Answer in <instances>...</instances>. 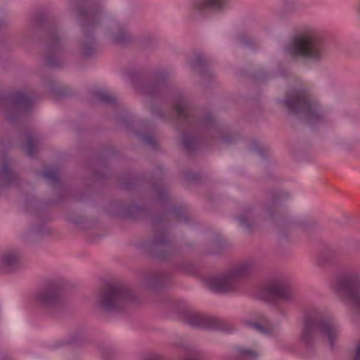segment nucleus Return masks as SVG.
I'll use <instances>...</instances> for the list:
<instances>
[{
  "instance_id": "15",
  "label": "nucleus",
  "mask_w": 360,
  "mask_h": 360,
  "mask_svg": "<svg viewBox=\"0 0 360 360\" xmlns=\"http://www.w3.org/2000/svg\"><path fill=\"white\" fill-rule=\"evenodd\" d=\"M148 249L157 257L165 258L169 255L172 245L169 243L165 231L155 234L154 239L148 245Z\"/></svg>"
},
{
  "instance_id": "7",
  "label": "nucleus",
  "mask_w": 360,
  "mask_h": 360,
  "mask_svg": "<svg viewBox=\"0 0 360 360\" xmlns=\"http://www.w3.org/2000/svg\"><path fill=\"white\" fill-rule=\"evenodd\" d=\"M134 301V293L122 283L108 284L101 290L96 299L98 307L107 312L119 311Z\"/></svg>"
},
{
  "instance_id": "26",
  "label": "nucleus",
  "mask_w": 360,
  "mask_h": 360,
  "mask_svg": "<svg viewBox=\"0 0 360 360\" xmlns=\"http://www.w3.org/2000/svg\"><path fill=\"white\" fill-rule=\"evenodd\" d=\"M95 97L104 104H113L116 101L115 96L105 90H98L94 92Z\"/></svg>"
},
{
  "instance_id": "28",
  "label": "nucleus",
  "mask_w": 360,
  "mask_h": 360,
  "mask_svg": "<svg viewBox=\"0 0 360 360\" xmlns=\"http://www.w3.org/2000/svg\"><path fill=\"white\" fill-rule=\"evenodd\" d=\"M252 219V212L251 209L246 210L241 216L238 217L239 225L248 230H250L252 228V224L250 223V221Z\"/></svg>"
},
{
  "instance_id": "39",
  "label": "nucleus",
  "mask_w": 360,
  "mask_h": 360,
  "mask_svg": "<svg viewBox=\"0 0 360 360\" xmlns=\"http://www.w3.org/2000/svg\"><path fill=\"white\" fill-rule=\"evenodd\" d=\"M253 146L255 147V150H257L258 151V153L262 154V151L259 148H257L258 147H257V144L254 143Z\"/></svg>"
},
{
  "instance_id": "32",
  "label": "nucleus",
  "mask_w": 360,
  "mask_h": 360,
  "mask_svg": "<svg viewBox=\"0 0 360 360\" xmlns=\"http://www.w3.org/2000/svg\"><path fill=\"white\" fill-rule=\"evenodd\" d=\"M205 58L201 56H197L195 58V60L192 62L191 65L193 68H198V67H201L205 64Z\"/></svg>"
},
{
  "instance_id": "19",
  "label": "nucleus",
  "mask_w": 360,
  "mask_h": 360,
  "mask_svg": "<svg viewBox=\"0 0 360 360\" xmlns=\"http://www.w3.org/2000/svg\"><path fill=\"white\" fill-rule=\"evenodd\" d=\"M109 36L111 41L116 44H124L131 38L130 32L123 25L120 23L112 25L109 31Z\"/></svg>"
},
{
  "instance_id": "31",
  "label": "nucleus",
  "mask_w": 360,
  "mask_h": 360,
  "mask_svg": "<svg viewBox=\"0 0 360 360\" xmlns=\"http://www.w3.org/2000/svg\"><path fill=\"white\" fill-rule=\"evenodd\" d=\"M170 212L178 219H183L185 221L187 220L184 211L180 207H173L171 209Z\"/></svg>"
},
{
  "instance_id": "37",
  "label": "nucleus",
  "mask_w": 360,
  "mask_h": 360,
  "mask_svg": "<svg viewBox=\"0 0 360 360\" xmlns=\"http://www.w3.org/2000/svg\"><path fill=\"white\" fill-rule=\"evenodd\" d=\"M146 360H164L162 357L158 355H152L146 359Z\"/></svg>"
},
{
  "instance_id": "38",
  "label": "nucleus",
  "mask_w": 360,
  "mask_h": 360,
  "mask_svg": "<svg viewBox=\"0 0 360 360\" xmlns=\"http://www.w3.org/2000/svg\"><path fill=\"white\" fill-rule=\"evenodd\" d=\"M43 20H43V18H42L41 15H39L37 16V23L41 24V23H42V22H43Z\"/></svg>"
},
{
  "instance_id": "22",
  "label": "nucleus",
  "mask_w": 360,
  "mask_h": 360,
  "mask_svg": "<svg viewBox=\"0 0 360 360\" xmlns=\"http://www.w3.org/2000/svg\"><path fill=\"white\" fill-rule=\"evenodd\" d=\"M258 356L257 351L243 347H237L233 351V360H255Z\"/></svg>"
},
{
  "instance_id": "35",
  "label": "nucleus",
  "mask_w": 360,
  "mask_h": 360,
  "mask_svg": "<svg viewBox=\"0 0 360 360\" xmlns=\"http://www.w3.org/2000/svg\"><path fill=\"white\" fill-rule=\"evenodd\" d=\"M288 193H286V192H281L279 193V196H276L274 198V202L276 203V202H278L279 200L288 198Z\"/></svg>"
},
{
  "instance_id": "1",
  "label": "nucleus",
  "mask_w": 360,
  "mask_h": 360,
  "mask_svg": "<svg viewBox=\"0 0 360 360\" xmlns=\"http://www.w3.org/2000/svg\"><path fill=\"white\" fill-rule=\"evenodd\" d=\"M173 112L178 117L182 131L181 144L188 152L197 150L200 145L196 135H210L220 139L225 143L233 142V136L225 135L222 127L216 122L210 112L197 115L191 108L185 92L172 90L169 92Z\"/></svg>"
},
{
  "instance_id": "36",
  "label": "nucleus",
  "mask_w": 360,
  "mask_h": 360,
  "mask_svg": "<svg viewBox=\"0 0 360 360\" xmlns=\"http://www.w3.org/2000/svg\"><path fill=\"white\" fill-rule=\"evenodd\" d=\"M354 360H360V340L356 345Z\"/></svg>"
},
{
  "instance_id": "13",
  "label": "nucleus",
  "mask_w": 360,
  "mask_h": 360,
  "mask_svg": "<svg viewBox=\"0 0 360 360\" xmlns=\"http://www.w3.org/2000/svg\"><path fill=\"white\" fill-rule=\"evenodd\" d=\"M184 320L187 324L195 328L214 330L219 327V322L217 319L198 312H186Z\"/></svg>"
},
{
  "instance_id": "8",
  "label": "nucleus",
  "mask_w": 360,
  "mask_h": 360,
  "mask_svg": "<svg viewBox=\"0 0 360 360\" xmlns=\"http://www.w3.org/2000/svg\"><path fill=\"white\" fill-rule=\"evenodd\" d=\"M331 288L342 299L349 302L360 311V275L346 272L336 276L331 283Z\"/></svg>"
},
{
  "instance_id": "25",
  "label": "nucleus",
  "mask_w": 360,
  "mask_h": 360,
  "mask_svg": "<svg viewBox=\"0 0 360 360\" xmlns=\"http://www.w3.org/2000/svg\"><path fill=\"white\" fill-rule=\"evenodd\" d=\"M38 141V136L35 134L28 133L26 135V153L30 157H34L37 154V149L34 145V142Z\"/></svg>"
},
{
  "instance_id": "18",
  "label": "nucleus",
  "mask_w": 360,
  "mask_h": 360,
  "mask_svg": "<svg viewBox=\"0 0 360 360\" xmlns=\"http://www.w3.org/2000/svg\"><path fill=\"white\" fill-rule=\"evenodd\" d=\"M230 0H194L193 8L199 11L210 9L221 11L229 6Z\"/></svg>"
},
{
  "instance_id": "29",
  "label": "nucleus",
  "mask_w": 360,
  "mask_h": 360,
  "mask_svg": "<svg viewBox=\"0 0 360 360\" xmlns=\"http://www.w3.org/2000/svg\"><path fill=\"white\" fill-rule=\"evenodd\" d=\"M139 136H140V139L143 142L148 144L152 147H155L156 141L154 138H153L148 134H139Z\"/></svg>"
},
{
  "instance_id": "33",
  "label": "nucleus",
  "mask_w": 360,
  "mask_h": 360,
  "mask_svg": "<svg viewBox=\"0 0 360 360\" xmlns=\"http://www.w3.org/2000/svg\"><path fill=\"white\" fill-rule=\"evenodd\" d=\"M155 198L158 201H162L167 198V193L163 188H160L155 192Z\"/></svg>"
},
{
  "instance_id": "17",
  "label": "nucleus",
  "mask_w": 360,
  "mask_h": 360,
  "mask_svg": "<svg viewBox=\"0 0 360 360\" xmlns=\"http://www.w3.org/2000/svg\"><path fill=\"white\" fill-rule=\"evenodd\" d=\"M17 176L10 169L9 159L6 155L1 157L0 165V185L2 186H11L17 184Z\"/></svg>"
},
{
  "instance_id": "11",
  "label": "nucleus",
  "mask_w": 360,
  "mask_h": 360,
  "mask_svg": "<svg viewBox=\"0 0 360 360\" xmlns=\"http://www.w3.org/2000/svg\"><path fill=\"white\" fill-rule=\"evenodd\" d=\"M63 47L58 35V30L51 28L48 32L45 63L51 68H58L62 65L61 56Z\"/></svg>"
},
{
  "instance_id": "30",
  "label": "nucleus",
  "mask_w": 360,
  "mask_h": 360,
  "mask_svg": "<svg viewBox=\"0 0 360 360\" xmlns=\"http://www.w3.org/2000/svg\"><path fill=\"white\" fill-rule=\"evenodd\" d=\"M237 41L240 44L244 46H249L252 44V40L244 34H239L237 37Z\"/></svg>"
},
{
  "instance_id": "5",
  "label": "nucleus",
  "mask_w": 360,
  "mask_h": 360,
  "mask_svg": "<svg viewBox=\"0 0 360 360\" xmlns=\"http://www.w3.org/2000/svg\"><path fill=\"white\" fill-rule=\"evenodd\" d=\"M281 102L290 114L300 115L311 124L319 123L325 118V113L316 99L302 88L288 92Z\"/></svg>"
},
{
  "instance_id": "14",
  "label": "nucleus",
  "mask_w": 360,
  "mask_h": 360,
  "mask_svg": "<svg viewBox=\"0 0 360 360\" xmlns=\"http://www.w3.org/2000/svg\"><path fill=\"white\" fill-rule=\"evenodd\" d=\"M21 266L20 252L15 249L6 250L0 253V269L4 272L17 270Z\"/></svg>"
},
{
  "instance_id": "16",
  "label": "nucleus",
  "mask_w": 360,
  "mask_h": 360,
  "mask_svg": "<svg viewBox=\"0 0 360 360\" xmlns=\"http://www.w3.org/2000/svg\"><path fill=\"white\" fill-rule=\"evenodd\" d=\"M167 75L164 72H160L153 76V82L150 84H144L139 87L140 91L148 96L162 95L166 89L165 82Z\"/></svg>"
},
{
  "instance_id": "6",
  "label": "nucleus",
  "mask_w": 360,
  "mask_h": 360,
  "mask_svg": "<svg viewBox=\"0 0 360 360\" xmlns=\"http://www.w3.org/2000/svg\"><path fill=\"white\" fill-rule=\"evenodd\" d=\"M256 266L257 263L255 259L245 260L225 274L207 278V283L216 292L235 291L239 288L240 280L250 274Z\"/></svg>"
},
{
  "instance_id": "12",
  "label": "nucleus",
  "mask_w": 360,
  "mask_h": 360,
  "mask_svg": "<svg viewBox=\"0 0 360 360\" xmlns=\"http://www.w3.org/2000/svg\"><path fill=\"white\" fill-rule=\"evenodd\" d=\"M62 286L59 283H51L40 290L36 296L38 304L46 309L58 308L61 304Z\"/></svg>"
},
{
  "instance_id": "4",
  "label": "nucleus",
  "mask_w": 360,
  "mask_h": 360,
  "mask_svg": "<svg viewBox=\"0 0 360 360\" xmlns=\"http://www.w3.org/2000/svg\"><path fill=\"white\" fill-rule=\"evenodd\" d=\"M80 22L82 37L79 42V50L84 57L92 56L96 51L94 32L103 18V9L99 4L86 3L77 12Z\"/></svg>"
},
{
  "instance_id": "34",
  "label": "nucleus",
  "mask_w": 360,
  "mask_h": 360,
  "mask_svg": "<svg viewBox=\"0 0 360 360\" xmlns=\"http://www.w3.org/2000/svg\"><path fill=\"white\" fill-rule=\"evenodd\" d=\"M152 114L154 116H156V117H160V118H162L163 119V118L166 117L165 115L160 109L153 108L152 109Z\"/></svg>"
},
{
  "instance_id": "27",
  "label": "nucleus",
  "mask_w": 360,
  "mask_h": 360,
  "mask_svg": "<svg viewBox=\"0 0 360 360\" xmlns=\"http://www.w3.org/2000/svg\"><path fill=\"white\" fill-rule=\"evenodd\" d=\"M40 176L45 178L51 184L59 183V172L58 169H48L40 173Z\"/></svg>"
},
{
  "instance_id": "20",
  "label": "nucleus",
  "mask_w": 360,
  "mask_h": 360,
  "mask_svg": "<svg viewBox=\"0 0 360 360\" xmlns=\"http://www.w3.org/2000/svg\"><path fill=\"white\" fill-rule=\"evenodd\" d=\"M169 280V276L167 274L153 272L148 276L146 285L153 290H160L167 285Z\"/></svg>"
},
{
  "instance_id": "2",
  "label": "nucleus",
  "mask_w": 360,
  "mask_h": 360,
  "mask_svg": "<svg viewBox=\"0 0 360 360\" xmlns=\"http://www.w3.org/2000/svg\"><path fill=\"white\" fill-rule=\"evenodd\" d=\"M340 328L333 317L324 309L310 307L305 309L300 344L306 349H313L319 338H327L331 347L340 334Z\"/></svg>"
},
{
  "instance_id": "23",
  "label": "nucleus",
  "mask_w": 360,
  "mask_h": 360,
  "mask_svg": "<svg viewBox=\"0 0 360 360\" xmlns=\"http://www.w3.org/2000/svg\"><path fill=\"white\" fill-rule=\"evenodd\" d=\"M180 347L185 352L183 360H202V354L197 347L190 344H183Z\"/></svg>"
},
{
  "instance_id": "21",
  "label": "nucleus",
  "mask_w": 360,
  "mask_h": 360,
  "mask_svg": "<svg viewBox=\"0 0 360 360\" xmlns=\"http://www.w3.org/2000/svg\"><path fill=\"white\" fill-rule=\"evenodd\" d=\"M247 324L256 332L264 335H270L274 331L273 326L268 320V319L264 316H262L260 322L249 321L247 323Z\"/></svg>"
},
{
  "instance_id": "10",
  "label": "nucleus",
  "mask_w": 360,
  "mask_h": 360,
  "mask_svg": "<svg viewBox=\"0 0 360 360\" xmlns=\"http://www.w3.org/2000/svg\"><path fill=\"white\" fill-rule=\"evenodd\" d=\"M258 297L273 304L280 302H290L295 300V295L290 283L285 280L273 281L259 291Z\"/></svg>"
},
{
  "instance_id": "24",
  "label": "nucleus",
  "mask_w": 360,
  "mask_h": 360,
  "mask_svg": "<svg viewBox=\"0 0 360 360\" xmlns=\"http://www.w3.org/2000/svg\"><path fill=\"white\" fill-rule=\"evenodd\" d=\"M99 352L101 360H117L119 356L117 351L111 345L101 347Z\"/></svg>"
},
{
  "instance_id": "3",
  "label": "nucleus",
  "mask_w": 360,
  "mask_h": 360,
  "mask_svg": "<svg viewBox=\"0 0 360 360\" xmlns=\"http://www.w3.org/2000/svg\"><path fill=\"white\" fill-rule=\"evenodd\" d=\"M326 42L321 32L307 28L291 38L284 47L285 53L314 63L321 62L326 56Z\"/></svg>"
},
{
  "instance_id": "9",
  "label": "nucleus",
  "mask_w": 360,
  "mask_h": 360,
  "mask_svg": "<svg viewBox=\"0 0 360 360\" xmlns=\"http://www.w3.org/2000/svg\"><path fill=\"white\" fill-rule=\"evenodd\" d=\"M7 108L6 116L11 120L28 113L34 103L33 98L24 91H15L9 94H0V104Z\"/></svg>"
}]
</instances>
